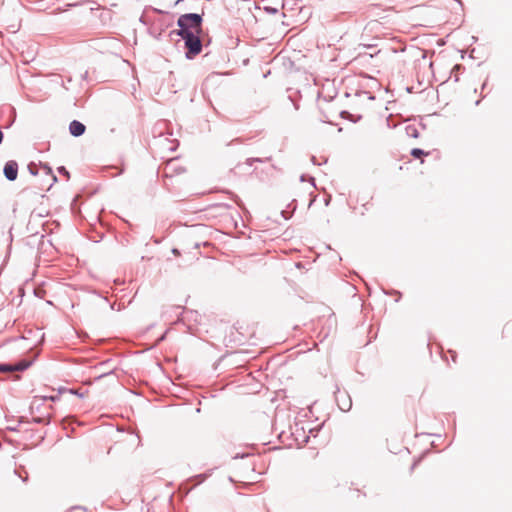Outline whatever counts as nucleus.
Here are the masks:
<instances>
[{
    "label": "nucleus",
    "mask_w": 512,
    "mask_h": 512,
    "mask_svg": "<svg viewBox=\"0 0 512 512\" xmlns=\"http://www.w3.org/2000/svg\"><path fill=\"white\" fill-rule=\"evenodd\" d=\"M200 33L196 32H170V36H180L184 40L186 48L185 56L187 59H194L202 51V41L199 36Z\"/></svg>",
    "instance_id": "obj_1"
},
{
    "label": "nucleus",
    "mask_w": 512,
    "mask_h": 512,
    "mask_svg": "<svg viewBox=\"0 0 512 512\" xmlns=\"http://www.w3.org/2000/svg\"><path fill=\"white\" fill-rule=\"evenodd\" d=\"M203 17L198 13H186L177 19L178 30L172 32H196L202 31Z\"/></svg>",
    "instance_id": "obj_2"
},
{
    "label": "nucleus",
    "mask_w": 512,
    "mask_h": 512,
    "mask_svg": "<svg viewBox=\"0 0 512 512\" xmlns=\"http://www.w3.org/2000/svg\"><path fill=\"white\" fill-rule=\"evenodd\" d=\"M3 173L7 180L14 181L18 176V164L14 160H9L5 163Z\"/></svg>",
    "instance_id": "obj_3"
},
{
    "label": "nucleus",
    "mask_w": 512,
    "mask_h": 512,
    "mask_svg": "<svg viewBox=\"0 0 512 512\" xmlns=\"http://www.w3.org/2000/svg\"><path fill=\"white\" fill-rule=\"evenodd\" d=\"M86 131V126L78 121V120H73L70 122L69 124V132L72 136L74 137H80L82 136Z\"/></svg>",
    "instance_id": "obj_4"
},
{
    "label": "nucleus",
    "mask_w": 512,
    "mask_h": 512,
    "mask_svg": "<svg viewBox=\"0 0 512 512\" xmlns=\"http://www.w3.org/2000/svg\"><path fill=\"white\" fill-rule=\"evenodd\" d=\"M336 401H337L339 408L342 411H349L352 407L351 398L346 394L340 393L339 391L336 394Z\"/></svg>",
    "instance_id": "obj_5"
},
{
    "label": "nucleus",
    "mask_w": 512,
    "mask_h": 512,
    "mask_svg": "<svg viewBox=\"0 0 512 512\" xmlns=\"http://www.w3.org/2000/svg\"><path fill=\"white\" fill-rule=\"evenodd\" d=\"M33 363L32 359H22L15 364H12L13 372L14 371H24L28 369Z\"/></svg>",
    "instance_id": "obj_6"
},
{
    "label": "nucleus",
    "mask_w": 512,
    "mask_h": 512,
    "mask_svg": "<svg viewBox=\"0 0 512 512\" xmlns=\"http://www.w3.org/2000/svg\"><path fill=\"white\" fill-rule=\"evenodd\" d=\"M41 168L44 170L45 174L52 179V183L50 184L51 187L55 182H57V177L54 175L51 167H49L48 164H41Z\"/></svg>",
    "instance_id": "obj_7"
},
{
    "label": "nucleus",
    "mask_w": 512,
    "mask_h": 512,
    "mask_svg": "<svg viewBox=\"0 0 512 512\" xmlns=\"http://www.w3.org/2000/svg\"><path fill=\"white\" fill-rule=\"evenodd\" d=\"M406 134L412 138H418L419 132L415 125H407L405 128Z\"/></svg>",
    "instance_id": "obj_8"
},
{
    "label": "nucleus",
    "mask_w": 512,
    "mask_h": 512,
    "mask_svg": "<svg viewBox=\"0 0 512 512\" xmlns=\"http://www.w3.org/2000/svg\"><path fill=\"white\" fill-rule=\"evenodd\" d=\"M414 158L419 159L422 156H426L429 154V152H425L423 149L420 148H413L410 153Z\"/></svg>",
    "instance_id": "obj_9"
},
{
    "label": "nucleus",
    "mask_w": 512,
    "mask_h": 512,
    "mask_svg": "<svg viewBox=\"0 0 512 512\" xmlns=\"http://www.w3.org/2000/svg\"><path fill=\"white\" fill-rule=\"evenodd\" d=\"M32 421L36 424H45V425H48L51 421V417L50 415H48L47 417H34L32 419Z\"/></svg>",
    "instance_id": "obj_10"
},
{
    "label": "nucleus",
    "mask_w": 512,
    "mask_h": 512,
    "mask_svg": "<svg viewBox=\"0 0 512 512\" xmlns=\"http://www.w3.org/2000/svg\"><path fill=\"white\" fill-rule=\"evenodd\" d=\"M10 372H13L12 364L0 362V373H10Z\"/></svg>",
    "instance_id": "obj_11"
},
{
    "label": "nucleus",
    "mask_w": 512,
    "mask_h": 512,
    "mask_svg": "<svg viewBox=\"0 0 512 512\" xmlns=\"http://www.w3.org/2000/svg\"><path fill=\"white\" fill-rule=\"evenodd\" d=\"M27 168L31 175L36 176L38 174V166L34 162L29 163Z\"/></svg>",
    "instance_id": "obj_12"
},
{
    "label": "nucleus",
    "mask_w": 512,
    "mask_h": 512,
    "mask_svg": "<svg viewBox=\"0 0 512 512\" xmlns=\"http://www.w3.org/2000/svg\"><path fill=\"white\" fill-rule=\"evenodd\" d=\"M207 477H208V474H199V475H196V476L190 478V481L197 479L198 480V482L196 483V485H197V484H200L203 481H205Z\"/></svg>",
    "instance_id": "obj_13"
},
{
    "label": "nucleus",
    "mask_w": 512,
    "mask_h": 512,
    "mask_svg": "<svg viewBox=\"0 0 512 512\" xmlns=\"http://www.w3.org/2000/svg\"><path fill=\"white\" fill-rule=\"evenodd\" d=\"M59 398H60V397H59V395H51V396H43V397H42V399H43L44 401H46V400H50V401H52V402H56V401H58V400H59Z\"/></svg>",
    "instance_id": "obj_14"
},
{
    "label": "nucleus",
    "mask_w": 512,
    "mask_h": 512,
    "mask_svg": "<svg viewBox=\"0 0 512 512\" xmlns=\"http://www.w3.org/2000/svg\"><path fill=\"white\" fill-rule=\"evenodd\" d=\"M58 172L64 176H66L67 178L70 177L68 170L64 166L58 167Z\"/></svg>",
    "instance_id": "obj_15"
},
{
    "label": "nucleus",
    "mask_w": 512,
    "mask_h": 512,
    "mask_svg": "<svg viewBox=\"0 0 512 512\" xmlns=\"http://www.w3.org/2000/svg\"><path fill=\"white\" fill-rule=\"evenodd\" d=\"M265 10H266L269 14H276V13H278V9H277V8H274V7H265Z\"/></svg>",
    "instance_id": "obj_16"
},
{
    "label": "nucleus",
    "mask_w": 512,
    "mask_h": 512,
    "mask_svg": "<svg viewBox=\"0 0 512 512\" xmlns=\"http://www.w3.org/2000/svg\"><path fill=\"white\" fill-rule=\"evenodd\" d=\"M69 392H70L71 394L77 395V396H78V397H80V398H83V397H84V394H83V393H81V392H79L78 390L70 389V390H69Z\"/></svg>",
    "instance_id": "obj_17"
},
{
    "label": "nucleus",
    "mask_w": 512,
    "mask_h": 512,
    "mask_svg": "<svg viewBox=\"0 0 512 512\" xmlns=\"http://www.w3.org/2000/svg\"><path fill=\"white\" fill-rule=\"evenodd\" d=\"M270 159H271L270 157L265 158V159L255 157V163H256V162H258V163H264V162H266V161H269Z\"/></svg>",
    "instance_id": "obj_18"
},
{
    "label": "nucleus",
    "mask_w": 512,
    "mask_h": 512,
    "mask_svg": "<svg viewBox=\"0 0 512 512\" xmlns=\"http://www.w3.org/2000/svg\"><path fill=\"white\" fill-rule=\"evenodd\" d=\"M112 374H113V372H112V371H110V372H108V373H102V374L98 375L95 379H96V380H99V379H101V378H103V377H105V376H109V375H112Z\"/></svg>",
    "instance_id": "obj_19"
},
{
    "label": "nucleus",
    "mask_w": 512,
    "mask_h": 512,
    "mask_svg": "<svg viewBox=\"0 0 512 512\" xmlns=\"http://www.w3.org/2000/svg\"><path fill=\"white\" fill-rule=\"evenodd\" d=\"M255 163V158H248L246 160V164L252 166Z\"/></svg>",
    "instance_id": "obj_20"
},
{
    "label": "nucleus",
    "mask_w": 512,
    "mask_h": 512,
    "mask_svg": "<svg viewBox=\"0 0 512 512\" xmlns=\"http://www.w3.org/2000/svg\"><path fill=\"white\" fill-rule=\"evenodd\" d=\"M34 293H35V295L37 297H42V294L44 293V291L43 290H39V289H35Z\"/></svg>",
    "instance_id": "obj_21"
},
{
    "label": "nucleus",
    "mask_w": 512,
    "mask_h": 512,
    "mask_svg": "<svg viewBox=\"0 0 512 512\" xmlns=\"http://www.w3.org/2000/svg\"><path fill=\"white\" fill-rule=\"evenodd\" d=\"M166 334H167V331L158 339V342L163 341L166 337Z\"/></svg>",
    "instance_id": "obj_22"
},
{
    "label": "nucleus",
    "mask_w": 512,
    "mask_h": 512,
    "mask_svg": "<svg viewBox=\"0 0 512 512\" xmlns=\"http://www.w3.org/2000/svg\"><path fill=\"white\" fill-rule=\"evenodd\" d=\"M282 216L285 218V219H288L290 216L289 215H286L285 211H282Z\"/></svg>",
    "instance_id": "obj_23"
},
{
    "label": "nucleus",
    "mask_w": 512,
    "mask_h": 512,
    "mask_svg": "<svg viewBox=\"0 0 512 512\" xmlns=\"http://www.w3.org/2000/svg\"><path fill=\"white\" fill-rule=\"evenodd\" d=\"M311 161H312V163H313V164H317V162H316V157H315V156H312V157H311Z\"/></svg>",
    "instance_id": "obj_24"
},
{
    "label": "nucleus",
    "mask_w": 512,
    "mask_h": 512,
    "mask_svg": "<svg viewBox=\"0 0 512 512\" xmlns=\"http://www.w3.org/2000/svg\"><path fill=\"white\" fill-rule=\"evenodd\" d=\"M310 182L315 187V179L313 177H310Z\"/></svg>",
    "instance_id": "obj_25"
},
{
    "label": "nucleus",
    "mask_w": 512,
    "mask_h": 512,
    "mask_svg": "<svg viewBox=\"0 0 512 512\" xmlns=\"http://www.w3.org/2000/svg\"><path fill=\"white\" fill-rule=\"evenodd\" d=\"M172 252H173V254H175V255L179 254V251H178V249H176V248H174V249L172 250Z\"/></svg>",
    "instance_id": "obj_26"
},
{
    "label": "nucleus",
    "mask_w": 512,
    "mask_h": 512,
    "mask_svg": "<svg viewBox=\"0 0 512 512\" xmlns=\"http://www.w3.org/2000/svg\"><path fill=\"white\" fill-rule=\"evenodd\" d=\"M417 464H418V461H415V462L413 463L412 467H411V470H413V469L416 467V465H417Z\"/></svg>",
    "instance_id": "obj_27"
},
{
    "label": "nucleus",
    "mask_w": 512,
    "mask_h": 512,
    "mask_svg": "<svg viewBox=\"0 0 512 512\" xmlns=\"http://www.w3.org/2000/svg\"><path fill=\"white\" fill-rule=\"evenodd\" d=\"M392 293L397 294L399 297H401V293L399 291H393Z\"/></svg>",
    "instance_id": "obj_28"
},
{
    "label": "nucleus",
    "mask_w": 512,
    "mask_h": 512,
    "mask_svg": "<svg viewBox=\"0 0 512 512\" xmlns=\"http://www.w3.org/2000/svg\"><path fill=\"white\" fill-rule=\"evenodd\" d=\"M450 353L452 354V358H453V360L455 361V352L450 351Z\"/></svg>",
    "instance_id": "obj_29"
},
{
    "label": "nucleus",
    "mask_w": 512,
    "mask_h": 512,
    "mask_svg": "<svg viewBox=\"0 0 512 512\" xmlns=\"http://www.w3.org/2000/svg\"><path fill=\"white\" fill-rule=\"evenodd\" d=\"M300 181H302V182H303V181H305V175H302V176L300 177Z\"/></svg>",
    "instance_id": "obj_30"
},
{
    "label": "nucleus",
    "mask_w": 512,
    "mask_h": 512,
    "mask_svg": "<svg viewBox=\"0 0 512 512\" xmlns=\"http://www.w3.org/2000/svg\"><path fill=\"white\" fill-rule=\"evenodd\" d=\"M76 4H67V7L75 6Z\"/></svg>",
    "instance_id": "obj_31"
},
{
    "label": "nucleus",
    "mask_w": 512,
    "mask_h": 512,
    "mask_svg": "<svg viewBox=\"0 0 512 512\" xmlns=\"http://www.w3.org/2000/svg\"><path fill=\"white\" fill-rule=\"evenodd\" d=\"M23 482L27 481V476L25 478H22Z\"/></svg>",
    "instance_id": "obj_32"
}]
</instances>
